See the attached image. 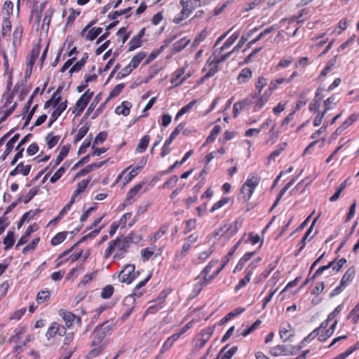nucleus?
<instances>
[{
	"mask_svg": "<svg viewBox=\"0 0 359 359\" xmlns=\"http://www.w3.org/2000/svg\"><path fill=\"white\" fill-rule=\"evenodd\" d=\"M128 248L129 245L123 236L117 237L115 240L111 241L109 243L108 247L104 252V257L105 258H108L114 252L115 259H122L128 252Z\"/></svg>",
	"mask_w": 359,
	"mask_h": 359,
	"instance_id": "f257e3e1",
	"label": "nucleus"
},
{
	"mask_svg": "<svg viewBox=\"0 0 359 359\" xmlns=\"http://www.w3.org/2000/svg\"><path fill=\"white\" fill-rule=\"evenodd\" d=\"M140 275L139 271H135L134 264H126L120 271L118 278L121 283L130 284Z\"/></svg>",
	"mask_w": 359,
	"mask_h": 359,
	"instance_id": "f03ea898",
	"label": "nucleus"
},
{
	"mask_svg": "<svg viewBox=\"0 0 359 359\" xmlns=\"http://www.w3.org/2000/svg\"><path fill=\"white\" fill-rule=\"evenodd\" d=\"M259 184V179L256 177L248 178L243 184L241 189V195L244 201H248L257 186Z\"/></svg>",
	"mask_w": 359,
	"mask_h": 359,
	"instance_id": "7ed1b4c3",
	"label": "nucleus"
},
{
	"mask_svg": "<svg viewBox=\"0 0 359 359\" xmlns=\"http://www.w3.org/2000/svg\"><path fill=\"white\" fill-rule=\"evenodd\" d=\"M185 126L184 123H180L171 133L168 139H167L163 146L161 156H165L168 155L170 152V149L169 148L170 144L173 142L175 138L180 134V133L184 129Z\"/></svg>",
	"mask_w": 359,
	"mask_h": 359,
	"instance_id": "20e7f679",
	"label": "nucleus"
},
{
	"mask_svg": "<svg viewBox=\"0 0 359 359\" xmlns=\"http://www.w3.org/2000/svg\"><path fill=\"white\" fill-rule=\"evenodd\" d=\"M93 95V93L88 90L77 100L75 104V110L77 111L78 115H80L83 111Z\"/></svg>",
	"mask_w": 359,
	"mask_h": 359,
	"instance_id": "39448f33",
	"label": "nucleus"
},
{
	"mask_svg": "<svg viewBox=\"0 0 359 359\" xmlns=\"http://www.w3.org/2000/svg\"><path fill=\"white\" fill-rule=\"evenodd\" d=\"M341 266L338 264V262L335 260L330 262L327 265L323 266L318 268L313 276L311 277L312 279H315L318 276L321 275L325 271L332 269V272L334 273H337L341 269Z\"/></svg>",
	"mask_w": 359,
	"mask_h": 359,
	"instance_id": "423d86ee",
	"label": "nucleus"
},
{
	"mask_svg": "<svg viewBox=\"0 0 359 359\" xmlns=\"http://www.w3.org/2000/svg\"><path fill=\"white\" fill-rule=\"evenodd\" d=\"M271 95V93L268 91H265L262 95L261 93L259 95H255L256 97L254 100V111H258L261 109L269 101V97Z\"/></svg>",
	"mask_w": 359,
	"mask_h": 359,
	"instance_id": "0eeeda50",
	"label": "nucleus"
},
{
	"mask_svg": "<svg viewBox=\"0 0 359 359\" xmlns=\"http://www.w3.org/2000/svg\"><path fill=\"white\" fill-rule=\"evenodd\" d=\"M203 70L206 72L203 78L208 79L216 74L218 70V65L212 59V57H210Z\"/></svg>",
	"mask_w": 359,
	"mask_h": 359,
	"instance_id": "6e6552de",
	"label": "nucleus"
},
{
	"mask_svg": "<svg viewBox=\"0 0 359 359\" xmlns=\"http://www.w3.org/2000/svg\"><path fill=\"white\" fill-rule=\"evenodd\" d=\"M59 315L60 317L62 318L67 327H70L73 325L75 320H76L78 322H80L81 320L80 317L76 316L72 312L67 311L65 309L60 310Z\"/></svg>",
	"mask_w": 359,
	"mask_h": 359,
	"instance_id": "1a4fd4ad",
	"label": "nucleus"
},
{
	"mask_svg": "<svg viewBox=\"0 0 359 359\" xmlns=\"http://www.w3.org/2000/svg\"><path fill=\"white\" fill-rule=\"evenodd\" d=\"M255 266L252 263L245 270V273H246L245 276L241 279L239 283L235 286V291L237 292L243 287H245L251 279V276L252 275V271Z\"/></svg>",
	"mask_w": 359,
	"mask_h": 359,
	"instance_id": "9d476101",
	"label": "nucleus"
},
{
	"mask_svg": "<svg viewBox=\"0 0 359 359\" xmlns=\"http://www.w3.org/2000/svg\"><path fill=\"white\" fill-rule=\"evenodd\" d=\"M165 301V296L159 297L158 299L153 302H150L151 305L147 309L146 313H155L158 311L163 308V303Z\"/></svg>",
	"mask_w": 359,
	"mask_h": 359,
	"instance_id": "9b49d317",
	"label": "nucleus"
},
{
	"mask_svg": "<svg viewBox=\"0 0 359 359\" xmlns=\"http://www.w3.org/2000/svg\"><path fill=\"white\" fill-rule=\"evenodd\" d=\"M13 100V97L8 96L6 99L5 104L3 107L0 108V114H3L1 116V121H5L15 110L17 104L14 103L9 109L4 110V109L7 107L8 104H11Z\"/></svg>",
	"mask_w": 359,
	"mask_h": 359,
	"instance_id": "f8f14e48",
	"label": "nucleus"
},
{
	"mask_svg": "<svg viewBox=\"0 0 359 359\" xmlns=\"http://www.w3.org/2000/svg\"><path fill=\"white\" fill-rule=\"evenodd\" d=\"M180 4L189 13L192 12L201 5V0H180Z\"/></svg>",
	"mask_w": 359,
	"mask_h": 359,
	"instance_id": "ddd939ff",
	"label": "nucleus"
},
{
	"mask_svg": "<svg viewBox=\"0 0 359 359\" xmlns=\"http://www.w3.org/2000/svg\"><path fill=\"white\" fill-rule=\"evenodd\" d=\"M31 165H25L23 163H20L17 165V166L10 172V176H15L18 174H22L23 176H27L29 175L31 170Z\"/></svg>",
	"mask_w": 359,
	"mask_h": 359,
	"instance_id": "4468645a",
	"label": "nucleus"
},
{
	"mask_svg": "<svg viewBox=\"0 0 359 359\" xmlns=\"http://www.w3.org/2000/svg\"><path fill=\"white\" fill-rule=\"evenodd\" d=\"M56 107L57 108L53 111L50 116V121L48 123L49 127L57 119V118L66 109L67 102L65 101L64 102H60Z\"/></svg>",
	"mask_w": 359,
	"mask_h": 359,
	"instance_id": "2eb2a0df",
	"label": "nucleus"
},
{
	"mask_svg": "<svg viewBox=\"0 0 359 359\" xmlns=\"http://www.w3.org/2000/svg\"><path fill=\"white\" fill-rule=\"evenodd\" d=\"M104 163H105V161H100V162L94 163H92V164H90V165L86 166L84 168L79 170L76 174V177H80L81 176L88 174L89 172L100 168L102 165H104Z\"/></svg>",
	"mask_w": 359,
	"mask_h": 359,
	"instance_id": "dca6fc26",
	"label": "nucleus"
},
{
	"mask_svg": "<svg viewBox=\"0 0 359 359\" xmlns=\"http://www.w3.org/2000/svg\"><path fill=\"white\" fill-rule=\"evenodd\" d=\"M19 137H20V135L15 134L6 143V149L4 150V154L1 157L2 161H4L6 158V156L11 154V152L12 151V150L14 147V144L18 140Z\"/></svg>",
	"mask_w": 359,
	"mask_h": 359,
	"instance_id": "f3484780",
	"label": "nucleus"
},
{
	"mask_svg": "<svg viewBox=\"0 0 359 359\" xmlns=\"http://www.w3.org/2000/svg\"><path fill=\"white\" fill-rule=\"evenodd\" d=\"M201 276L202 275L197 277V283L195 284L194 288V291L197 293H199L201 290L212 280V279H210L209 276L203 275V277H201Z\"/></svg>",
	"mask_w": 359,
	"mask_h": 359,
	"instance_id": "a211bd4d",
	"label": "nucleus"
},
{
	"mask_svg": "<svg viewBox=\"0 0 359 359\" xmlns=\"http://www.w3.org/2000/svg\"><path fill=\"white\" fill-rule=\"evenodd\" d=\"M252 72L249 68L243 69L239 73L237 81L239 84H243L247 82L252 78Z\"/></svg>",
	"mask_w": 359,
	"mask_h": 359,
	"instance_id": "6ab92c4d",
	"label": "nucleus"
},
{
	"mask_svg": "<svg viewBox=\"0 0 359 359\" xmlns=\"http://www.w3.org/2000/svg\"><path fill=\"white\" fill-rule=\"evenodd\" d=\"M190 43V40L186 37L182 38L180 40L176 41L172 45V53L173 54L177 53L186 48Z\"/></svg>",
	"mask_w": 359,
	"mask_h": 359,
	"instance_id": "aec40b11",
	"label": "nucleus"
},
{
	"mask_svg": "<svg viewBox=\"0 0 359 359\" xmlns=\"http://www.w3.org/2000/svg\"><path fill=\"white\" fill-rule=\"evenodd\" d=\"M143 185L144 183H139L129 191L126 199V202L127 203V204H130L133 201H135V198L137 193L141 190Z\"/></svg>",
	"mask_w": 359,
	"mask_h": 359,
	"instance_id": "412c9836",
	"label": "nucleus"
},
{
	"mask_svg": "<svg viewBox=\"0 0 359 359\" xmlns=\"http://www.w3.org/2000/svg\"><path fill=\"white\" fill-rule=\"evenodd\" d=\"M257 28H254L251 30H250L247 34H243L237 45L233 48L231 50V53H234L236 51H238L249 39V38L255 32L257 31Z\"/></svg>",
	"mask_w": 359,
	"mask_h": 359,
	"instance_id": "4be33fe9",
	"label": "nucleus"
},
{
	"mask_svg": "<svg viewBox=\"0 0 359 359\" xmlns=\"http://www.w3.org/2000/svg\"><path fill=\"white\" fill-rule=\"evenodd\" d=\"M132 104L128 101H123L121 105L116 107L115 109V113L116 114H122L125 116L129 115Z\"/></svg>",
	"mask_w": 359,
	"mask_h": 359,
	"instance_id": "5701e85b",
	"label": "nucleus"
},
{
	"mask_svg": "<svg viewBox=\"0 0 359 359\" xmlns=\"http://www.w3.org/2000/svg\"><path fill=\"white\" fill-rule=\"evenodd\" d=\"M227 346H226L219 352L220 359H231L238 351V347L236 346H232L230 349L226 351Z\"/></svg>",
	"mask_w": 359,
	"mask_h": 359,
	"instance_id": "b1692460",
	"label": "nucleus"
},
{
	"mask_svg": "<svg viewBox=\"0 0 359 359\" xmlns=\"http://www.w3.org/2000/svg\"><path fill=\"white\" fill-rule=\"evenodd\" d=\"M142 293V291L135 287L132 294L124 298L123 304L126 305L133 304L135 300V297H140Z\"/></svg>",
	"mask_w": 359,
	"mask_h": 359,
	"instance_id": "393cba45",
	"label": "nucleus"
},
{
	"mask_svg": "<svg viewBox=\"0 0 359 359\" xmlns=\"http://www.w3.org/2000/svg\"><path fill=\"white\" fill-rule=\"evenodd\" d=\"M59 89H57L52 95L51 98L47 100L44 104V108H48L50 106L56 107L61 100V96L58 95Z\"/></svg>",
	"mask_w": 359,
	"mask_h": 359,
	"instance_id": "a878e982",
	"label": "nucleus"
},
{
	"mask_svg": "<svg viewBox=\"0 0 359 359\" xmlns=\"http://www.w3.org/2000/svg\"><path fill=\"white\" fill-rule=\"evenodd\" d=\"M338 102H339L338 97L335 95H332L331 97L327 98L324 102L325 109H324L323 111H325V113H326L330 109H333L334 107H335L337 106V104L338 103Z\"/></svg>",
	"mask_w": 359,
	"mask_h": 359,
	"instance_id": "bb28decb",
	"label": "nucleus"
},
{
	"mask_svg": "<svg viewBox=\"0 0 359 359\" xmlns=\"http://www.w3.org/2000/svg\"><path fill=\"white\" fill-rule=\"evenodd\" d=\"M269 353L273 356H280V355H287V351L285 346L283 345H277L274 347H272Z\"/></svg>",
	"mask_w": 359,
	"mask_h": 359,
	"instance_id": "cd10ccee",
	"label": "nucleus"
},
{
	"mask_svg": "<svg viewBox=\"0 0 359 359\" xmlns=\"http://www.w3.org/2000/svg\"><path fill=\"white\" fill-rule=\"evenodd\" d=\"M239 32H235L224 42L223 46L219 48V54H220L225 49L229 48L239 37Z\"/></svg>",
	"mask_w": 359,
	"mask_h": 359,
	"instance_id": "c85d7f7f",
	"label": "nucleus"
},
{
	"mask_svg": "<svg viewBox=\"0 0 359 359\" xmlns=\"http://www.w3.org/2000/svg\"><path fill=\"white\" fill-rule=\"evenodd\" d=\"M355 276V271L353 269H349L343 276L341 283L342 285L346 287L353 279Z\"/></svg>",
	"mask_w": 359,
	"mask_h": 359,
	"instance_id": "c756f323",
	"label": "nucleus"
},
{
	"mask_svg": "<svg viewBox=\"0 0 359 359\" xmlns=\"http://www.w3.org/2000/svg\"><path fill=\"white\" fill-rule=\"evenodd\" d=\"M184 70H185L184 68H182L175 72L174 76L171 79V83L175 86H178L181 85L186 80L187 77L185 76L182 80H180L179 82L177 81V80L184 74Z\"/></svg>",
	"mask_w": 359,
	"mask_h": 359,
	"instance_id": "7c9ffc66",
	"label": "nucleus"
},
{
	"mask_svg": "<svg viewBox=\"0 0 359 359\" xmlns=\"http://www.w3.org/2000/svg\"><path fill=\"white\" fill-rule=\"evenodd\" d=\"M149 136L147 135H144L141 140H140L137 147H136V151L137 153H142L144 151L148 146V144L149 142Z\"/></svg>",
	"mask_w": 359,
	"mask_h": 359,
	"instance_id": "2f4dec72",
	"label": "nucleus"
},
{
	"mask_svg": "<svg viewBox=\"0 0 359 359\" xmlns=\"http://www.w3.org/2000/svg\"><path fill=\"white\" fill-rule=\"evenodd\" d=\"M22 32L23 28L22 26H18L15 28L13 33V45L14 47L20 43Z\"/></svg>",
	"mask_w": 359,
	"mask_h": 359,
	"instance_id": "473e14b6",
	"label": "nucleus"
},
{
	"mask_svg": "<svg viewBox=\"0 0 359 359\" xmlns=\"http://www.w3.org/2000/svg\"><path fill=\"white\" fill-rule=\"evenodd\" d=\"M93 339L92 341L93 344H104L106 345L105 341H103L105 337L104 333L100 332V330L95 329L93 332Z\"/></svg>",
	"mask_w": 359,
	"mask_h": 359,
	"instance_id": "72a5a7b5",
	"label": "nucleus"
},
{
	"mask_svg": "<svg viewBox=\"0 0 359 359\" xmlns=\"http://www.w3.org/2000/svg\"><path fill=\"white\" fill-rule=\"evenodd\" d=\"M123 238L129 246L131 243H138L142 240V236L135 232H131L127 236H123Z\"/></svg>",
	"mask_w": 359,
	"mask_h": 359,
	"instance_id": "f704fd0d",
	"label": "nucleus"
},
{
	"mask_svg": "<svg viewBox=\"0 0 359 359\" xmlns=\"http://www.w3.org/2000/svg\"><path fill=\"white\" fill-rule=\"evenodd\" d=\"M92 349L88 353V358L90 359H93L95 357L99 355L102 351L103 348L105 347L104 344H92Z\"/></svg>",
	"mask_w": 359,
	"mask_h": 359,
	"instance_id": "c9c22d12",
	"label": "nucleus"
},
{
	"mask_svg": "<svg viewBox=\"0 0 359 359\" xmlns=\"http://www.w3.org/2000/svg\"><path fill=\"white\" fill-rule=\"evenodd\" d=\"M274 29L273 27H270L269 28L265 29L263 32H262L255 39L249 41L247 44L248 48H250L253 44L259 41L262 38L265 36L266 35L271 33Z\"/></svg>",
	"mask_w": 359,
	"mask_h": 359,
	"instance_id": "e433bc0d",
	"label": "nucleus"
},
{
	"mask_svg": "<svg viewBox=\"0 0 359 359\" xmlns=\"http://www.w3.org/2000/svg\"><path fill=\"white\" fill-rule=\"evenodd\" d=\"M143 168V165H140L133 168L128 174H127L124 177V184H128L130 182L133 178H134L136 175H137L138 172L140 171V170Z\"/></svg>",
	"mask_w": 359,
	"mask_h": 359,
	"instance_id": "4c0bfd02",
	"label": "nucleus"
},
{
	"mask_svg": "<svg viewBox=\"0 0 359 359\" xmlns=\"http://www.w3.org/2000/svg\"><path fill=\"white\" fill-rule=\"evenodd\" d=\"M69 151V145H65L61 149L58 156L56 158L55 163L53 167H55L58 165L65 158V156L68 154Z\"/></svg>",
	"mask_w": 359,
	"mask_h": 359,
	"instance_id": "58836bf2",
	"label": "nucleus"
},
{
	"mask_svg": "<svg viewBox=\"0 0 359 359\" xmlns=\"http://www.w3.org/2000/svg\"><path fill=\"white\" fill-rule=\"evenodd\" d=\"M191 13L182 8V11L174 18L173 22L175 24H180L183 20L187 19Z\"/></svg>",
	"mask_w": 359,
	"mask_h": 359,
	"instance_id": "ea45409f",
	"label": "nucleus"
},
{
	"mask_svg": "<svg viewBox=\"0 0 359 359\" xmlns=\"http://www.w3.org/2000/svg\"><path fill=\"white\" fill-rule=\"evenodd\" d=\"M146 57V54L143 52H140L135 55L129 63L131 67L135 69L138 67L142 60Z\"/></svg>",
	"mask_w": 359,
	"mask_h": 359,
	"instance_id": "a19ab883",
	"label": "nucleus"
},
{
	"mask_svg": "<svg viewBox=\"0 0 359 359\" xmlns=\"http://www.w3.org/2000/svg\"><path fill=\"white\" fill-rule=\"evenodd\" d=\"M155 250H156L155 246L146 248L143 249L141 251V256H142V259H143V261L145 262V261L149 260L151 258V257L153 255V254L154 253Z\"/></svg>",
	"mask_w": 359,
	"mask_h": 359,
	"instance_id": "79ce46f5",
	"label": "nucleus"
},
{
	"mask_svg": "<svg viewBox=\"0 0 359 359\" xmlns=\"http://www.w3.org/2000/svg\"><path fill=\"white\" fill-rule=\"evenodd\" d=\"M287 146L286 142H283L277 146V148L269 156L268 161L269 162L271 160L275 158L276 157L278 156L281 152L285 149Z\"/></svg>",
	"mask_w": 359,
	"mask_h": 359,
	"instance_id": "37998d69",
	"label": "nucleus"
},
{
	"mask_svg": "<svg viewBox=\"0 0 359 359\" xmlns=\"http://www.w3.org/2000/svg\"><path fill=\"white\" fill-rule=\"evenodd\" d=\"M287 83V79L284 78H278L271 81L270 86L268 88V91L272 93V92L277 88L279 85Z\"/></svg>",
	"mask_w": 359,
	"mask_h": 359,
	"instance_id": "c03bdc74",
	"label": "nucleus"
},
{
	"mask_svg": "<svg viewBox=\"0 0 359 359\" xmlns=\"http://www.w3.org/2000/svg\"><path fill=\"white\" fill-rule=\"evenodd\" d=\"M256 95L253 94L249 95L244 100L238 102V104H241L243 109L248 108L250 105L254 103V100H255Z\"/></svg>",
	"mask_w": 359,
	"mask_h": 359,
	"instance_id": "a18cd8bd",
	"label": "nucleus"
},
{
	"mask_svg": "<svg viewBox=\"0 0 359 359\" xmlns=\"http://www.w3.org/2000/svg\"><path fill=\"white\" fill-rule=\"evenodd\" d=\"M346 187V180L344 181L337 188V191L330 198V201L331 202L337 201L341 194V192L345 189Z\"/></svg>",
	"mask_w": 359,
	"mask_h": 359,
	"instance_id": "49530a36",
	"label": "nucleus"
},
{
	"mask_svg": "<svg viewBox=\"0 0 359 359\" xmlns=\"http://www.w3.org/2000/svg\"><path fill=\"white\" fill-rule=\"evenodd\" d=\"M102 29L100 27L92 28L88 32L86 39L89 41H93L102 32Z\"/></svg>",
	"mask_w": 359,
	"mask_h": 359,
	"instance_id": "de8ad7c7",
	"label": "nucleus"
},
{
	"mask_svg": "<svg viewBox=\"0 0 359 359\" xmlns=\"http://www.w3.org/2000/svg\"><path fill=\"white\" fill-rule=\"evenodd\" d=\"M5 250L11 248L14 244V234L13 231H8L6 236L4 239Z\"/></svg>",
	"mask_w": 359,
	"mask_h": 359,
	"instance_id": "09e8293b",
	"label": "nucleus"
},
{
	"mask_svg": "<svg viewBox=\"0 0 359 359\" xmlns=\"http://www.w3.org/2000/svg\"><path fill=\"white\" fill-rule=\"evenodd\" d=\"M39 188L37 187H33L25 196H20L22 198L21 201L22 200L25 204L28 203L37 194Z\"/></svg>",
	"mask_w": 359,
	"mask_h": 359,
	"instance_id": "8fccbe9b",
	"label": "nucleus"
},
{
	"mask_svg": "<svg viewBox=\"0 0 359 359\" xmlns=\"http://www.w3.org/2000/svg\"><path fill=\"white\" fill-rule=\"evenodd\" d=\"M86 57H82L79 61H78L76 64H74L72 68L69 69V73L72 75L74 72H77L81 69V68L84 66L86 62Z\"/></svg>",
	"mask_w": 359,
	"mask_h": 359,
	"instance_id": "3c124183",
	"label": "nucleus"
},
{
	"mask_svg": "<svg viewBox=\"0 0 359 359\" xmlns=\"http://www.w3.org/2000/svg\"><path fill=\"white\" fill-rule=\"evenodd\" d=\"M292 327L290 324H286L284 326H282L279 331V335L282 339L286 341L290 335H287V334L291 330Z\"/></svg>",
	"mask_w": 359,
	"mask_h": 359,
	"instance_id": "603ef678",
	"label": "nucleus"
},
{
	"mask_svg": "<svg viewBox=\"0 0 359 359\" xmlns=\"http://www.w3.org/2000/svg\"><path fill=\"white\" fill-rule=\"evenodd\" d=\"M90 182V179L83 180L78 183L76 190L74 191V194L75 195H79L82 192H83L88 185Z\"/></svg>",
	"mask_w": 359,
	"mask_h": 359,
	"instance_id": "864d4df0",
	"label": "nucleus"
},
{
	"mask_svg": "<svg viewBox=\"0 0 359 359\" xmlns=\"http://www.w3.org/2000/svg\"><path fill=\"white\" fill-rule=\"evenodd\" d=\"M15 334L12 335L9 339L8 342L12 343V342H18L22 337V335L25 332V329L23 327H21L20 329L15 330Z\"/></svg>",
	"mask_w": 359,
	"mask_h": 359,
	"instance_id": "5fc2aeb1",
	"label": "nucleus"
},
{
	"mask_svg": "<svg viewBox=\"0 0 359 359\" xmlns=\"http://www.w3.org/2000/svg\"><path fill=\"white\" fill-rule=\"evenodd\" d=\"M67 237V232H60L57 233L51 240L53 245H57L60 244Z\"/></svg>",
	"mask_w": 359,
	"mask_h": 359,
	"instance_id": "6e6d98bb",
	"label": "nucleus"
},
{
	"mask_svg": "<svg viewBox=\"0 0 359 359\" xmlns=\"http://www.w3.org/2000/svg\"><path fill=\"white\" fill-rule=\"evenodd\" d=\"M142 45L141 39H140V36H134L133 37L128 43V50L132 51L139 48Z\"/></svg>",
	"mask_w": 359,
	"mask_h": 359,
	"instance_id": "4d7b16f0",
	"label": "nucleus"
},
{
	"mask_svg": "<svg viewBox=\"0 0 359 359\" xmlns=\"http://www.w3.org/2000/svg\"><path fill=\"white\" fill-rule=\"evenodd\" d=\"M131 7H128L123 10L116 11L111 14H109V18H111L112 20H115L117 17L121 15H126V18H128L130 15L129 12L131 11Z\"/></svg>",
	"mask_w": 359,
	"mask_h": 359,
	"instance_id": "13d9d810",
	"label": "nucleus"
},
{
	"mask_svg": "<svg viewBox=\"0 0 359 359\" xmlns=\"http://www.w3.org/2000/svg\"><path fill=\"white\" fill-rule=\"evenodd\" d=\"M50 293L48 290L40 291L36 297V302L41 304L50 298Z\"/></svg>",
	"mask_w": 359,
	"mask_h": 359,
	"instance_id": "bf43d9fd",
	"label": "nucleus"
},
{
	"mask_svg": "<svg viewBox=\"0 0 359 359\" xmlns=\"http://www.w3.org/2000/svg\"><path fill=\"white\" fill-rule=\"evenodd\" d=\"M65 170L66 168L64 165L60 167L50 177V182L53 184L56 182L64 175Z\"/></svg>",
	"mask_w": 359,
	"mask_h": 359,
	"instance_id": "052dcab7",
	"label": "nucleus"
},
{
	"mask_svg": "<svg viewBox=\"0 0 359 359\" xmlns=\"http://www.w3.org/2000/svg\"><path fill=\"white\" fill-rule=\"evenodd\" d=\"M267 79L264 77L259 76L255 83V88L257 90V94L259 95L262 89L266 86Z\"/></svg>",
	"mask_w": 359,
	"mask_h": 359,
	"instance_id": "680f3d73",
	"label": "nucleus"
},
{
	"mask_svg": "<svg viewBox=\"0 0 359 359\" xmlns=\"http://www.w3.org/2000/svg\"><path fill=\"white\" fill-rule=\"evenodd\" d=\"M40 53V47L36 46L32 49L30 60L27 63V65L29 66L31 68L32 67V65H34L35 60L39 57Z\"/></svg>",
	"mask_w": 359,
	"mask_h": 359,
	"instance_id": "e2e57ef3",
	"label": "nucleus"
},
{
	"mask_svg": "<svg viewBox=\"0 0 359 359\" xmlns=\"http://www.w3.org/2000/svg\"><path fill=\"white\" fill-rule=\"evenodd\" d=\"M89 130V127L88 126H83L81 127L77 133V134L74 137V141L79 142L80 141L83 137H85V135L87 134L88 131Z\"/></svg>",
	"mask_w": 359,
	"mask_h": 359,
	"instance_id": "0e129e2a",
	"label": "nucleus"
},
{
	"mask_svg": "<svg viewBox=\"0 0 359 359\" xmlns=\"http://www.w3.org/2000/svg\"><path fill=\"white\" fill-rule=\"evenodd\" d=\"M59 139V136H54L52 134L49 133L46 137V142L48 148L51 149L53 147H55L57 144Z\"/></svg>",
	"mask_w": 359,
	"mask_h": 359,
	"instance_id": "69168bd1",
	"label": "nucleus"
},
{
	"mask_svg": "<svg viewBox=\"0 0 359 359\" xmlns=\"http://www.w3.org/2000/svg\"><path fill=\"white\" fill-rule=\"evenodd\" d=\"M113 292H114L113 286L110 285H107L102 289V292H101V297L103 299H108L113 294Z\"/></svg>",
	"mask_w": 359,
	"mask_h": 359,
	"instance_id": "338daca9",
	"label": "nucleus"
},
{
	"mask_svg": "<svg viewBox=\"0 0 359 359\" xmlns=\"http://www.w3.org/2000/svg\"><path fill=\"white\" fill-rule=\"evenodd\" d=\"M359 318V304H357L348 315V318L351 319L354 323L358 321Z\"/></svg>",
	"mask_w": 359,
	"mask_h": 359,
	"instance_id": "774afa93",
	"label": "nucleus"
}]
</instances>
